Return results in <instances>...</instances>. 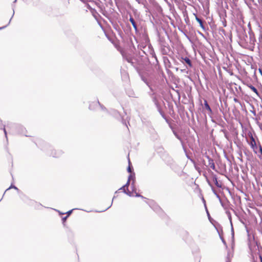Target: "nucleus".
<instances>
[{
  "instance_id": "obj_1",
  "label": "nucleus",
  "mask_w": 262,
  "mask_h": 262,
  "mask_svg": "<svg viewBox=\"0 0 262 262\" xmlns=\"http://www.w3.org/2000/svg\"><path fill=\"white\" fill-rule=\"evenodd\" d=\"M42 150L47 151V154L52 156L53 157L58 158L62 154V151L61 150H55L54 149H52V147L49 145H47L42 148Z\"/></svg>"
},
{
  "instance_id": "obj_2",
  "label": "nucleus",
  "mask_w": 262,
  "mask_h": 262,
  "mask_svg": "<svg viewBox=\"0 0 262 262\" xmlns=\"http://www.w3.org/2000/svg\"><path fill=\"white\" fill-rule=\"evenodd\" d=\"M248 135L250 138V141H248L249 145H250V147L252 149L253 152L256 154H258V145H257L255 140L251 132H249L248 133Z\"/></svg>"
},
{
  "instance_id": "obj_3",
  "label": "nucleus",
  "mask_w": 262,
  "mask_h": 262,
  "mask_svg": "<svg viewBox=\"0 0 262 262\" xmlns=\"http://www.w3.org/2000/svg\"><path fill=\"white\" fill-rule=\"evenodd\" d=\"M9 126H10V127H11L12 128L16 129V132L18 133L22 134H24V131L25 129L21 125L10 123V124H8L7 127H9Z\"/></svg>"
},
{
  "instance_id": "obj_4",
  "label": "nucleus",
  "mask_w": 262,
  "mask_h": 262,
  "mask_svg": "<svg viewBox=\"0 0 262 262\" xmlns=\"http://www.w3.org/2000/svg\"><path fill=\"white\" fill-rule=\"evenodd\" d=\"M148 204L155 211L159 212L161 211L160 207L154 201H150Z\"/></svg>"
},
{
  "instance_id": "obj_5",
  "label": "nucleus",
  "mask_w": 262,
  "mask_h": 262,
  "mask_svg": "<svg viewBox=\"0 0 262 262\" xmlns=\"http://www.w3.org/2000/svg\"><path fill=\"white\" fill-rule=\"evenodd\" d=\"M131 188L132 191L131 192H133V194H134V196H135L136 197H141L143 199H145V198L140 195V194L136 192V188L135 187V180H133V182H132L131 184Z\"/></svg>"
},
{
  "instance_id": "obj_6",
  "label": "nucleus",
  "mask_w": 262,
  "mask_h": 262,
  "mask_svg": "<svg viewBox=\"0 0 262 262\" xmlns=\"http://www.w3.org/2000/svg\"><path fill=\"white\" fill-rule=\"evenodd\" d=\"M220 16L222 20V24L224 27L227 26V21L225 17H226V12L224 10L222 13L220 14Z\"/></svg>"
},
{
  "instance_id": "obj_7",
  "label": "nucleus",
  "mask_w": 262,
  "mask_h": 262,
  "mask_svg": "<svg viewBox=\"0 0 262 262\" xmlns=\"http://www.w3.org/2000/svg\"><path fill=\"white\" fill-rule=\"evenodd\" d=\"M182 60L184 61H182V62L184 63L185 62V63H186L187 66H186V68H191L192 67L193 65H192V62L191 61V60L187 57H182L181 58Z\"/></svg>"
},
{
  "instance_id": "obj_8",
  "label": "nucleus",
  "mask_w": 262,
  "mask_h": 262,
  "mask_svg": "<svg viewBox=\"0 0 262 262\" xmlns=\"http://www.w3.org/2000/svg\"><path fill=\"white\" fill-rule=\"evenodd\" d=\"M129 20L131 23L133 27H134L135 32L136 33H138L139 31L137 27V24L132 15H130Z\"/></svg>"
},
{
  "instance_id": "obj_9",
  "label": "nucleus",
  "mask_w": 262,
  "mask_h": 262,
  "mask_svg": "<svg viewBox=\"0 0 262 262\" xmlns=\"http://www.w3.org/2000/svg\"><path fill=\"white\" fill-rule=\"evenodd\" d=\"M256 42V39L253 34H250V45L251 46V50H253L254 48L255 43Z\"/></svg>"
},
{
  "instance_id": "obj_10",
  "label": "nucleus",
  "mask_w": 262,
  "mask_h": 262,
  "mask_svg": "<svg viewBox=\"0 0 262 262\" xmlns=\"http://www.w3.org/2000/svg\"><path fill=\"white\" fill-rule=\"evenodd\" d=\"M194 15H195L196 20L199 23L200 26L201 27V28L204 31H205L206 28H205V25H204L203 20L202 19H201L200 18H199L195 14H194Z\"/></svg>"
},
{
  "instance_id": "obj_11",
  "label": "nucleus",
  "mask_w": 262,
  "mask_h": 262,
  "mask_svg": "<svg viewBox=\"0 0 262 262\" xmlns=\"http://www.w3.org/2000/svg\"><path fill=\"white\" fill-rule=\"evenodd\" d=\"M204 107L206 110H207L209 112L208 115L210 116H211L213 112L206 100H204Z\"/></svg>"
},
{
  "instance_id": "obj_12",
  "label": "nucleus",
  "mask_w": 262,
  "mask_h": 262,
  "mask_svg": "<svg viewBox=\"0 0 262 262\" xmlns=\"http://www.w3.org/2000/svg\"><path fill=\"white\" fill-rule=\"evenodd\" d=\"M227 214V215H228V217L230 221V224H231V232H232V239L233 240V238H234V231H233V226H232V219H231V213L229 211H227L226 212Z\"/></svg>"
},
{
  "instance_id": "obj_13",
  "label": "nucleus",
  "mask_w": 262,
  "mask_h": 262,
  "mask_svg": "<svg viewBox=\"0 0 262 262\" xmlns=\"http://www.w3.org/2000/svg\"><path fill=\"white\" fill-rule=\"evenodd\" d=\"M207 158L208 159V166H209L213 170H215V166L213 160L210 158L209 156H207Z\"/></svg>"
},
{
  "instance_id": "obj_14",
  "label": "nucleus",
  "mask_w": 262,
  "mask_h": 262,
  "mask_svg": "<svg viewBox=\"0 0 262 262\" xmlns=\"http://www.w3.org/2000/svg\"><path fill=\"white\" fill-rule=\"evenodd\" d=\"M122 190L123 192L128 195L129 196H134V194H133V192H130V191L128 190V188H123L122 187H121L120 189H119L118 190Z\"/></svg>"
},
{
  "instance_id": "obj_15",
  "label": "nucleus",
  "mask_w": 262,
  "mask_h": 262,
  "mask_svg": "<svg viewBox=\"0 0 262 262\" xmlns=\"http://www.w3.org/2000/svg\"><path fill=\"white\" fill-rule=\"evenodd\" d=\"M169 51V47L166 46H163L161 49V52L163 55H167Z\"/></svg>"
},
{
  "instance_id": "obj_16",
  "label": "nucleus",
  "mask_w": 262,
  "mask_h": 262,
  "mask_svg": "<svg viewBox=\"0 0 262 262\" xmlns=\"http://www.w3.org/2000/svg\"><path fill=\"white\" fill-rule=\"evenodd\" d=\"M213 181L215 185L219 188H221L222 187V184L221 183H219L217 181V179L216 176L214 175L213 177Z\"/></svg>"
},
{
  "instance_id": "obj_17",
  "label": "nucleus",
  "mask_w": 262,
  "mask_h": 262,
  "mask_svg": "<svg viewBox=\"0 0 262 262\" xmlns=\"http://www.w3.org/2000/svg\"><path fill=\"white\" fill-rule=\"evenodd\" d=\"M257 155L258 158L260 160H262V147L259 143L258 144V154Z\"/></svg>"
},
{
  "instance_id": "obj_18",
  "label": "nucleus",
  "mask_w": 262,
  "mask_h": 262,
  "mask_svg": "<svg viewBox=\"0 0 262 262\" xmlns=\"http://www.w3.org/2000/svg\"><path fill=\"white\" fill-rule=\"evenodd\" d=\"M95 104L97 106H98V107H99L101 109V110H102V111H105V110H106V108H105L104 106H103L102 105H101V104L100 103V102H99V101H98V100H97V101H95Z\"/></svg>"
},
{
  "instance_id": "obj_19",
  "label": "nucleus",
  "mask_w": 262,
  "mask_h": 262,
  "mask_svg": "<svg viewBox=\"0 0 262 262\" xmlns=\"http://www.w3.org/2000/svg\"><path fill=\"white\" fill-rule=\"evenodd\" d=\"M248 87L253 91L254 92L256 95H258V92L257 90V89L254 86L252 85H250L248 86Z\"/></svg>"
},
{
  "instance_id": "obj_20",
  "label": "nucleus",
  "mask_w": 262,
  "mask_h": 262,
  "mask_svg": "<svg viewBox=\"0 0 262 262\" xmlns=\"http://www.w3.org/2000/svg\"><path fill=\"white\" fill-rule=\"evenodd\" d=\"M95 102H92L90 104V105H89V109L92 110H95L97 107H98V106H97L95 104Z\"/></svg>"
},
{
  "instance_id": "obj_21",
  "label": "nucleus",
  "mask_w": 262,
  "mask_h": 262,
  "mask_svg": "<svg viewBox=\"0 0 262 262\" xmlns=\"http://www.w3.org/2000/svg\"><path fill=\"white\" fill-rule=\"evenodd\" d=\"M2 127H3V129L4 132L5 137H6V139H7V132H6V128H5V126L2 125V120L0 119V128H1Z\"/></svg>"
},
{
  "instance_id": "obj_22",
  "label": "nucleus",
  "mask_w": 262,
  "mask_h": 262,
  "mask_svg": "<svg viewBox=\"0 0 262 262\" xmlns=\"http://www.w3.org/2000/svg\"><path fill=\"white\" fill-rule=\"evenodd\" d=\"M233 257V254L230 252L228 251L227 253V255L226 256V260H230L231 258Z\"/></svg>"
},
{
  "instance_id": "obj_23",
  "label": "nucleus",
  "mask_w": 262,
  "mask_h": 262,
  "mask_svg": "<svg viewBox=\"0 0 262 262\" xmlns=\"http://www.w3.org/2000/svg\"><path fill=\"white\" fill-rule=\"evenodd\" d=\"M135 180V173H130L129 174V176H128V180H129V181H130V180H132V182H133V180Z\"/></svg>"
},
{
  "instance_id": "obj_24",
  "label": "nucleus",
  "mask_w": 262,
  "mask_h": 262,
  "mask_svg": "<svg viewBox=\"0 0 262 262\" xmlns=\"http://www.w3.org/2000/svg\"><path fill=\"white\" fill-rule=\"evenodd\" d=\"M209 184L211 187L212 190L213 192L214 193V194L216 196L217 198L220 199V195L217 194V193L216 192V191H215V190L214 189L213 187L211 185V184L210 183H209Z\"/></svg>"
},
{
  "instance_id": "obj_25",
  "label": "nucleus",
  "mask_w": 262,
  "mask_h": 262,
  "mask_svg": "<svg viewBox=\"0 0 262 262\" xmlns=\"http://www.w3.org/2000/svg\"><path fill=\"white\" fill-rule=\"evenodd\" d=\"M13 15H12V16H13V15H14V10H13ZM12 17H13V16H12ZM12 17H11V18H10V19L9 20V23H8V24H7V25H6V26H3V27H0V30H2V29H3L5 28L6 27H7V26L9 25L10 24V22H11V19H12Z\"/></svg>"
},
{
  "instance_id": "obj_26",
  "label": "nucleus",
  "mask_w": 262,
  "mask_h": 262,
  "mask_svg": "<svg viewBox=\"0 0 262 262\" xmlns=\"http://www.w3.org/2000/svg\"><path fill=\"white\" fill-rule=\"evenodd\" d=\"M126 93H127V94L128 95V96L134 97V93L132 90H128V91H127Z\"/></svg>"
},
{
  "instance_id": "obj_27",
  "label": "nucleus",
  "mask_w": 262,
  "mask_h": 262,
  "mask_svg": "<svg viewBox=\"0 0 262 262\" xmlns=\"http://www.w3.org/2000/svg\"><path fill=\"white\" fill-rule=\"evenodd\" d=\"M11 188H14V189H15L17 190V191H18V190H19V189H18V188H17V187H16L15 186H14V185H13L11 184V186H10L8 188H7V189L6 190V191H7V190H9V189H11Z\"/></svg>"
},
{
  "instance_id": "obj_28",
  "label": "nucleus",
  "mask_w": 262,
  "mask_h": 262,
  "mask_svg": "<svg viewBox=\"0 0 262 262\" xmlns=\"http://www.w3.org/2000/svg\"><path fill=\"white\" fill-rule=\"evenodd\" d=\"M129 183H130V181L129 180H127V183L122 186V188H128V187L129 185Z\"/></svg>"
},
{
  "instance_id": "obj_29",
  "label": "nucleus",
  "mask_w": 262,
  "mask_h": 262,
  "mask_svg": "<svg viewBox=\"0 0 262 262\" xmlns=\"http://www.w3.org/2000/svg\"><path fill=\"white\" fill-rule=\"evenodd\" d=\"M128 162H129V166L127 168V171L129 173H132V168L130 166V161L129 160H128Z\"/></svg>"
},
{
  "instance_id": "obj_30",
  "label": "nucleus",
  "mask_w": 262,
  "mask_h": 262,
  "mask_svg": "<svg viewBox=\"0 0 262 262\" xmlns=\"http://www.w3.org/2000/svg\"><path fill=\"white\" fill-rule=\"evenodd\" d=\"M73 210L74 209H72V210H70L68 211V212H67L66 213L67 214V216H69L72 213Z\"/></svg>"
},
{
  "instance_id": "obj_31",
  "label": "nucleus",
  "mask_w": 262,
  "mask_h": 262,
  "mask_svg": "<svg viewBox=\"0 0 262 262\" xmlns=\"http://www.w3.org/2000/svg\"><path fill=\"white\" fill-rule=\"evenodd\" d=\"M221 239H222V241L223 242V243L224 244V245L226 246V248H227L228 247H227V245L226 244V243L225 242V241L224 240V239L222 237H221Z\"/></svg>"
},
{
  "instance_id": "obj_32",
  "label": "nucleus",
  "mask_w": 262,
  "mask_h": 262,
  "mask_svg": "<svg viewBox=\"0 0 262 262\" xmlns=\"http://www.w3.org/2000/svg\"><path fill=\"white\" fill-rule=\"evenodd\" d=\"M174 133V135L176 136V137L179 139L180 140L181 142H182V140H181V138L180 137V136L175 132H173Z\"/></svg>"
},
{
  "instance_id": "obj_33",
  "label": "nucleus",
  "mask_w": 262,
  "mask_h": 262,
  "mask_svg": "<svg viewBox=\"0 0 262 262\" xmlns=\"http://www.w3.org/2000/svg\"><path fill=\"white\" fill-rule=\"evenodd\" d=\"M172 90L173 91H174L177 93V94L178 95L179 98H180V93L179 91L178 90H176L174 89H172Z\"/></svg>"
},
{
  "instance_id": "obj_34",
  "label": "nucleus",
  "mask_w": 262,
  "mask_h": 262,
  "mask_svg": "<svg viewBox=\"0 0 262 262\" xmlns=\"http://www.w3.org/2000/svg\"><path fill=\"white\" fill-rule=\"evenodd\" d=\"M152 100H153V101L155 102V103L156 104H157V101L156 98L155 97H154L153 98H152Z\"/></svg>"
},
{
  "instance_id": "obj_35",
  "label": "nucleus",
  "mask_w": 262,
  "mask_h": 262,
  "mask_svg": "<svg viewBox=\"0 0 262 262\" xmlns=\"http://www.w3.org/2000/svg\"><path fill=\"white\" fill-rule=\"evenodd\" d=\"M68 217V216H66L63 217L62 219V221H63V222L66 221V220L67 219Z\"/></svg>"
},
{
  "instance_id": "obj_36",
  "label": "nucleus",
  "mask_w": 262,
  "mask_h": 262,
  "mask_svg": "<svg viewBox=\"0 0 262 262\" xmlns=\"http://www.w3.org/2000/svg\"><path fill=\"white\" fill-rule=\"evenodd\" d=\"M114 198H115V196H114ZM114 199V198H113V200H112L111 205L110 206H108V207H107V208L105 210H106L108 209V208H110L111 207V205H112V204H113Z\"/></svg>"
},
{
  "instance_id": "obj_37",
  "label": "nucleus",
  "mask_w": 262,
  "mask_h": 262,
  "mask_svg": "<svg viewBox=\"0 0 262 262\" xmlns=\"http://www.w3.org/2000/svg\"><path fill=\"white\" fill-rule=\"evenodd\" d=\"M205 208H206V212H207V215H208V214H209V212H208V210H207V207H206V204H205Z\"/></svg>"
},
{
  "instance_id": "obj_38",
  "label": "nucleus",
  "mask_w": 262,
  "mask_h": 262,
  "mask_svg": "<svg viewBox=\"0 0 262 262\" xmlns=\"http://www.w3.org/2000/svg\"><path fill=\"white\" fill-rule=\"evenodd\" d=\"M258 71H259V73L261 74V75H262V70L261 69H259Z\"/></svg>"
},
{
  "instance_id": "obj_39",
  "label": "nucleus",
  "mask_w": 262,
  "mask_h": 262,
  "mask_svg": "<svg viewBox=\"0 0 262 262\" xmlns=\"http://www.w3.org/2000/svg\"><path fill=\"white\" fill-rule=\"evenodd\" d=\"M252 113L255 116L256 115V113L254 111H252Z\"/></svg>"
},
{
  "instance_id": "obj_40",
  "label": "nucleus",
  "mask_w": 262,
  "mask_h": 262,
  "mask_svg": "<svg viewBox=\"0 0 262 262\" xmlns=\"http://www.w3.org/2000/svg\"><path fill=\"white\" fill-rule=\"evenodd\" d=\"M259 258H260V262H262V257H261V256H259Z\"/></svg>"
},
{
  "instance_id": "obj_41",
  "label": "nucleus",
  "mask_w": 262,
  "mask_h": 262,
  "mask_svg": "<svg viewBox=\"0 0 262 262\" xmlns=\"http://www.w3.org/2000/svg\"><path fill=\"white\" fill-rule=\"evenodd\" d=\"M226 262H231L230 260H226Z\"/></svg>"
},
{
  "instance_id": "obj_42",
  "label": "nucleus",
  "mask_w": 262,
  "mask_h": 262,
  "mask_svg": "<svg viewBox=\"0 0 262 262\" xmlns=\"http://www.w3.org/2000/svg\"><path fill=\"white\" fill-rule=\"evenodd\" d=\"M207 215H208V218L209 219V218H210V214H208Z\"/></svg>"
},
{
  "instance_id": "obj_43",
  "label": "nucleus",
  "mask_w": 262,
  "mask_h": 262,
  "mask_svg": "<svg viewBox=\"0 0 262 262\" xmlns=\"http://www.w3.org/2000/svg\"><path fill=\"white\" fill-rule=\"evenodd\" d=\"M234 101H235V102H236V101H237V99H236V98H234Z\"/></svg>"
},
{
  "instance_id": "obj_44",
  "label": "nucleus",
  "mask_w": 262,
  "mask_h": 262,
  "mask_svg": "<svg viewBox=\"0 0 262 262\" xmlns=\"http://www.w3.org/2000/svg\"><path fill=\"white\" fill-rule=\"evenodd\" d=\"M203 202H204V203H205V200H204V198H203Z\"/></svg>"
},
{
  "instance_id": "obj_45",
  "label": "nucleus",
  "mask_w": 262,
  "mask_h": 262,
  "mask_svg": "<svg viewBox=\"0 0 262 262\" xmlns=\"http://www.w3.org/2000/svg\"><path fill=\"white\" fill-rule=\"evenodd\" d=\"M16 1H17V0H15V1H14V3H15V2H16Z\"/></svg>"
},
{
  "instance_id": "obj_46",
  "label": "nucleus",
  "mask_w": 262,
  "mask_h": 262,
  "mask_svg": "<svg viewBox=\"0 0 262 262\" xmlns=\"http://www.w3.org/2000/svg\"><path fill=\"white\" fill-rule=\"evenodd\" d=\"M260 38H262V36H261V35L260 36Z\"/></svg>"
},
{
  "instance_id": "obj_47",
  "label": "nucleus",
  "mask_w": 262,
  "mask_h": 262,
  "mask_svg": "<svg viewBox=\"0 0 262 262\" xmlns=\"http://www.w3.org/2000/svg\"><path fill=\"white\" fill-rule=\"evenodd\" d=\"M2 198H1V199H0V201H2Z\"/></svg>"
}]
</instances>
